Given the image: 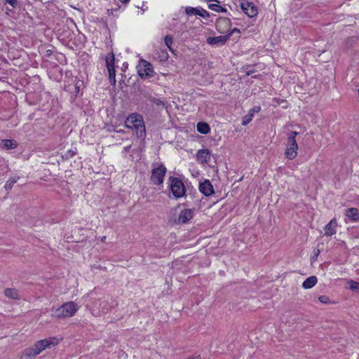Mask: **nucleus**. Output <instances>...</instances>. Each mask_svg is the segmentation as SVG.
Instances as JSON below:
<instances>
[{"instance_id": "nucleus-1", "label": "nucleus", "mask_w": 359, "mask_h": 359, "mask_svg": "<svg viewBox=\"0 0 359 359\" xmlns=\"http://www.w3.org/2000/svg\"><path fill=\"white\" fill-rule=\"evenodd\" d=\"M126 128L132 129L137 136L142 137L145 135V126L142 116L137 113L129 115L125 121Z\"/></svg>"}, {"instance_id": "nucleus-2", "label": "nucleus", "mask_w": 359, "mask_h": 359, "mask_svg": "<svg viewBox=\"0 0 359 359\" xmlns=\"http://www.w3.org/2000/svg\"><path fill=\"white\" fill-rule=\"evenodd\" d=\"M79 306L74 302H67L53 310L51 316L55 318H69L75 315Z\"/></svg>"}, {"instance_id": "nucleus-3", "label": "nucleus", "mask_w": 359, "mask_h": 359, "mask_svg": "<svg viewBox=\"0 0 359 359\" xmlns=\"http://www.w3.org/2000/svg\"><path fill=\"white\" fill-rule=\"evenodd\" d=\"M297 135V132L292 131L287 135L285 156L289 160H293L297 156L298 144L296 141Z\"/></svg>"}, {"instance_id": "nucleus-4", "label": "nucleus", "mask_w": 359, "mask_h": 359, "mask_svg": "<svg viewBox=\"0 0 359 359\" xmlns=\"http://www.w3.org/2000/svg\"><path fill=\"white\" fill-rule=\"evenodd\" d=\"M169 181L170 189L175 198H181L186 195L185 185L181 179L170 177Z\"/></svg>"}, {"instance_id": "nucleus-5", "label": "nucleus", "mask_w": 359, "mask_h": 359, "mask_svg": "<svg viewBox=\"0 0 359 359\" xmlns=\"http://www.w3.org/2000/svg\"><path fill=\"white\" fill-rule=\"evenodd\" d=\"M58 342L59 340L56 337H50L36 341L33 346H32V348L38 355L45 349L57 345Z\"/></svg>"}, {"instance_id": "nucleus-6", "label": "nucleus", "mask_w": 359, "mask_h": 359, "mask_svg": "<svg viewBox=\"0 0 359 359\" xmlns=\"http://www.w3.org/2000/svg\"><path fill=\"white\" fill-rule=\"evenodd\" d=\"M137 69V74L141 78H150L155 74L152 65L145 60H140Z\"/></svg>"}, {"instance_id": "nucleus-7", "label": "nucleus", "mask_w": 359, "mask_h": 359, "mask_svg": "<svg viewBox=\"0 0 359 359\" xmlns=\"http://www.w3.org/2000/svg\"><path fill=\"white\" fill-rule=\"evenodd\" d=\"M167 169L163 165L154 168L151 172V181L154 184L160 185L163 182Z\"/></svg>"}, {"instance_id": "nucleus-8", "label": "nucleus", "mask_w": 359, "mask_h": 359, "mask_svg": "<svg viewBox=\"0 0 359 359\" xmlns=\"http://www.w3.org/2000/svg\"><path fill=\"white\" fill-rule=\"evenodd\" d=\"M106 64L110 83L114 85L116 83V74L114 69V55L113 53H110L106 57Z\"/></svg>"}, {"instance_id": "nucleus-9", "label": "nucleus", "mask_w": 359, "mask_h": 359, "mask_svg": "<svg viewBox=\"0 0 359 359\" xmlns=\"http://www.w3.org/2000/svg\"><path fill=\"white\" fill-rule=\"evenodd\" d=\"M240 6L242 11L250 18H253L257 14V7L253 3L247 0H241Z\"/></svg>"}, {"instance_id": "nucleus-10", "label": "nucleus", "mask_w": 359, "mask_h": 359, "mask_svg": "<svg viewBox=\"0 0 359 359\" xmlns=\"http://www.w3.org/2000/svg\"><path fill=\"white\" fill-rule=\"evenodd\" d=\"M231 27V22L226 18H219L216 22L217 30L222 34H228Z\"/></svg>"}, {"instance_id": "nucleus-11", "label": "nucleus", "mask_w": 359, "mask_h": 359, "mask_svg": "<svg viewBox=\"0 0 359 359\" xmlns=\"http://www.w3.org/2000/svg\"><path fill=\"white\" fill-rule=\"evenodd\" d=\"M185 13L187 15H199L203 18H208L210 17L209 13L201 7H191L187 6L185 8Z\"/></svg>"}, {"instance_id": "nucleus-12", "label": "nucleus", "mask_w": 359, "mask_h": 359, "mask_svg": "<svg viewBox=\"0 0 359 359\" xmlns=\"http://www.w3.org/2000/svg\"><path fill=\"white\" fill-rule=\"evenodd\" d=\"M196 161L200 164L208 163L211 158V153L208 149H201L196 153Z\"/></svg>"}, {"instance_id": "nucleus-13", "label": "nucleus", "mask_w": 359, "mask_h": 359, "mask_svg": "<svg viewBox=\"0 0 359 359\" xmlns=\"http://www.w3.org/2000/svg\"><path fill=\"white\" fill-rule=\"evenodd\" d=\"M228 39L229 36L226 34L223 36L208 37L207 39V42L210 45L219 46L224 45Z\"/></svg>"}, {"instance_id": "nucleus-14", "label": "nucleus", "mask_w": 359, "mask_h": 359, "mask_svg": "<svg viewBox=\"0 0 359 359\" xmlns=\"http://www.w3.org/2000/svg\"><path fill=\"white\" fill-rule=\"evenodd\" d=\"M200 191L206 196H209L214 193L212 184L209 180H205L199 185Z\"/></svg>"}, {"instance_id": "nucleus-15", "label": "nucleus", "mask_w": 359, "mask_h": 359, "mask_svg": "<svg viewBox=\"0 0 359 359\" xmlns=\"http://www.w3.org/2000/svg\"><path fill=\"white\" fill-rule=\"evenodd\" d=\"M337 227V222L335 218L331 219L330 222L325 226V235L326 236H331L336 233Z\"/></svg>"}, {"instance_id": "nucleus-16", "label": "nucleus", "mask_w": 359, "mask_h": 359, "mask_svg": "<svg viewBox=\"0 0 359 359\" xmlns=\"http://www.w3.org/2000/svg\"><path fill=\"white\" fill-rule=\"evenodd\" d=\"M194 215L191 209H185L180 212L178 217V222L180 223H186L192 219Z\"/></svg>"}, {"instance_id": "nucleus-17", "label": "nucleus", "mask_w": 359, "mask_h": 359, "mask_svg": "<svg viewBox=\"0 0 359 359\" xmlns=\"http://www.w3.org/2000/svg\"><path fill=\"white\" fill-rule=\"evenodd\" d=\"M18 146L17 142L13 140H0V148L2 149H13L16 148Z\"/></svg>"}, {"instance_id": "nucleus-18", "label": "nucleus", "mask_w": 359, "mask_h": 359, "mask_svg": "<svg viewBox=\"0 0 359 359\" xmlns=\"http://www.w3.org/2000/svg\"><path fill=\"white\" fill-rule=\"evenodd\" d=\"M345 215L351 221L355 222L359 219V212L357 208H348Z\"/></svg>"}, {"instance_id": "nucleus-19", "label": "nucleus", "mask_w": 359, "mask_h": 359, "mask_svg": "<svg viewBox=\"0 0 359 359\" xmlns=\"http://www.w3.org/2000/svg\"><path fill=\"white\" fill-rule=\"evenodd\" d=\"M318 279L316 276H309L302 283V287L304 289H311L316 285Z\"/></svg>"}, {"instance_id": "nucleus-20", "label": "nucleus", "mask_w": 359, "mask_h": 359, "mask_svg": "<svg viewBox=\"0 0 359 359\" xmlns=\"http://www.w3.org/2000/svg\"><path fill=\"white\" fill-rule=\"evenodd\" d=\"M36 353L32 346L25 349L21 354L20 359H34L36 356Z\"/></svg>"}, {"instance_id": "nucleus-21", "label": "nucleus", "mask_w": 359, "mask_h": 359, "mask_svg": "<svg viewBox=\"0 0 359 359\" xmlns=\"http://www.w3.org/2000/svg\"><path fill=\"white\" fill-rule=\"evenodd\" d=\"M215 3L210 4L208 5V8L217 12V13H222L226 12V10L224 8H222L221 6L219 5V1L217 0H212Z\"/></svg>"}, {"instance_id": "nucleus-22", "label": "nucleus", "mask_w": 359, "mask_h": 359, "mask_svg": "<svg viewBox=\"0 0 359 359\" xmlns=\"http://www.w3.org/2000/svg\"><path fill=\"white\" fill-rule=\"evenodd\" d=\"M197 130L201 134L206 135L210 133V128L206 123L199 122L197 124Z\"/></svg>"}, {"instance_id": "nucleus-23", "label": "nucleus", "mask_w": 359, "mask_h": 359, "mask_svg": "<svg viewBox=\"0 0 359 359\" xmlns=\"http://www.w3.org/2000/svg\"><path fill=\"white\" fill-rule=\"evenodd\" d=\"M106 302L105 301H100V307L97 306V302H95L93 304V313H95L97 309L98 310V312L105 313L107 310L106 308Z\"/></svg>"}, {"instance_id": "nucleus-24", "label": "nucleus", "mask_w": 359, "mask_h": 359, "mask_svg": "<svg viewBox=\"0 0 359 359\" xmlns=\"http://www.w3.org/2000/svg\"><path fill=\"white\" fill-rule=\"evenodd\" d=\"M4 294L6 297L13 299H17L19 298L18 292L15 289L7 288L5 290Z\"/></svg>"}, {"instance_id": "nucleus-25", "label": "nucleus", "mask_w": 359, "mask_h": 359, "mask_svg": "<svg viewBox=\"0 0 359 359\" xmlns=\"http://www.w3.org/2000/svg\"><path fill=\"white\" fill-rule=\"evenodd\" d=\"M346 283L351 291L355 292H359V282L349 279L347 280Z\"/></svg>"}, {"instance_id": "nucleus-26", "label": "nucleus", "mask_w": 359, "mask_h": 359, "mask_svg": "<svg viewBox=\"0 0 359 359\" xmlns=\"http://www.w3.org/2000/svg\"><path fill=\"white\" fill-rule=\"evenodd\" d=\"M253 118V116L252 115V113H250L248 111V114H246L243 118V120H242V125L243 126H246L247 124H248L252 119Z\"/></svg>"}, {"instance_id": "nucleus-27", "label": "nucleus", "mask_w": 359, "mask_h": 359, "mask_svg": "<svg viewBox=\"0 0 359 359\" xmlns=\"http://www.w3.org/2000/svg\"><path fill=\"white\" fill-rule=\"evenodd\" d=\"M318 300L322 303V304H329L330 303V299L329 298L328 296L327 295H321L318 297Z\"/></svg>"}, {"instance_id": "nucleus-28", "label": "nucleus", "mask_w": 359, "mask_h": 359, "mask_svg": "<svg viewBox=\"0 0 359 359\" xmlns=\"http://www.w3.org/2000/svg\"><path fill=\"white\" fill-rule=\"evenodd\" d=\"M165 43L167 46V47L171 50V45L172 43V39L170 36H165Z\"/></svg>"}, {"instance_id": "nucleus-29", "label": "nucleus", "mask_w": 359, "mask_h": 359, "mask_svg": "<svg viewBox=\"0 0 359 359\" xmlns=\"http://www.w3.org/2000/svg\"><path fill=\"white\" fill-rule=\"evenodd\" d=\"M5 1L7 4L11 5L13 8H15L18 4L17 0H5Z\"/></svg>"}, {"instance_id": "nucleus-30", "label": "nucleus", "mask_w": 359, "mask_h": 359, "mask_svg": "<svg viewBox=\"0 0 359 359\" xmlns=\"http://www.w3.org/2000/svg\"><path fill=\"white\" fill-rule=\"evenodd\" d=\"M235 32L238 33V34L241 33L240 30L238 28H233L232 29H230V30L229 31V33L226 34V35L229 36V38Z\"/></svg>"}, {"instance_id": "nucleus-31", "label": "nucleus", "mask_w": 359, "mask_h": 359, "mask_svg": "<svg viewBox=\"0 0 359 359\" xmlns=\"http://www.w3.org/2000/svg\"><path fill=\"white\" fill-rule=\"evenodd\" d=\"M260 107H255L250 109L249 112L252 113V115L254 116L255 113H258L260 111Z\"/></svg>"}, {"instance_id": "nucleus-32", "label": "nucleus", "mask_w": 359, "mask_h": 359, "mask_svg": "<svg viewBox=\"0 0 359 359\" xmlns=\"http://www.w3.org/2000/svg\"><path fill=\"white\" fill-rule=\"evenodd\" d=\"M15 182H16V180H12V181L8 182L6 183V187H11V185H12L13 184L15 183Z\"/></svg>"}, {"instance_id": "nucleus-33", "label": "nucleus", "mask_w": 359, "mask_h": 359, "mask_svg": "<svg viewBox=\"0 0 359 359\" xmlns=\"http://www.w3.org/2000/svg\"><path fill=\"white\" fill-rule=\"evenodd\" d=\"M187 359H201V358L199 356H194V357L189 358Z\"/></svg>"}, {"instance_id": "nucleus-34", "label": "nucleus", "mask_w": 359, "mask_h": 359, "mask_svg": "<svg viewBox=\"0 0 359 359\" xmlns=\"http://www.w3.org/2000/svg\"><path fill=\"white\" fill-rule=\"evenodd\" d=\"M121 2L124 3V2H126L128 1V0H120Z\"/></svg>"}, {"instance_id": "nucleus-35", "label": "nucleus", "mask_w": 359, "mask_h": 359, "mask_svg": "<svg viewBox=\"0 0 359 359\" xmlns=\"http://www.w3.org/2000/svg\"><path fill=\"white\" fill-rule=\"evenodd\" d=\"M105 238H106V237H105V236H103V237L102 238V241H104L105 240Z\"/></svg>"}, {"instance_id": "nucleus-36", "label": "nucleus", "mask_w": 359, "mask_h": 359, "mask_svg": "<svg viewBox=\"0 0 359 359\" xmlns=\"http://www.w3.org/2000/svg\"><path fill=\"white\" fill-rule=\"evenodd\" d=\"M159 103L162 104L161 101L158 100V102H157V104H159Z\"/></svg>"}, {"instance_id": "nucleus-37", "label": "nucleus", "mask_w": 359, "mask_h": 359, "mask_svg": "<svg viewBox=\"0 0 359 359\" xmlns=\"http://www.w3.org/2000/svg\"><path fill=\"white\" fill-rule=\"evenodd\" d=\"M159 103L162 104L161 101L158 100V102H157V104H159Z\"/></svg>"}]
</instances>
